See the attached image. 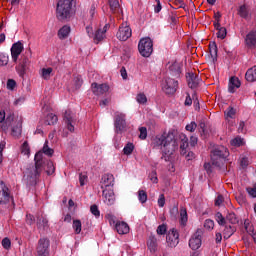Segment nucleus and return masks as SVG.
Returning a JSON list of instances; mask_svg holds the SVG:
<instances>
[{
    "label": "nucleus",
    "mask_w": 256,
    "mask_h": 256,
    "mask_svg": "<svg viewBox=\"0 0 256 256\" xmlns=\"http://www.w3.org/2000/svg\"><path fill=\"white\" fill-rule=\"evenodd\" d=\"M154 147H160L162 151L161 159L164 161H171V156L175 151H177L179 144L177 139H175V134L173 132L164 133L158 135L153 139Z\"/></svg>",
    "instance_id": "nucleus-1"
},
{
    "label": "nucleus",
    "mask_w": 256,
    "mask_h": 256,
    "mask_svg": "<svg viewBox=\"0 0 256 256\" xmlns=\"http://www.w3.org/2000/svg\"><path fill=\"white\" fill-rule=\"evenodd\" d=\"M35 166H30L24 172V179L28 183H37L39 177H41V173L45 169L43 166V153L37 152L34 157Z\"/></svg>",
    "instance_id": "nucleus-2"
},
{
    "label": "nucleus",
    "mask_w": 256,
    "mask_h": 256,
    "mask_svg": "<svg viewBox=\"0 0 256 256\" xmlns=\"http://www.w3.org/2000/svg\"><path fill=\"white\" fill-rule=\"evenodd\" d=\"M73 3L75 0H58L56 8V16L60 21L69 19L73 13Z\"/></svg>",
    "instance_id": "nucleus-3"
},
{
    "label": "nucleus",
    "mask_w": 256,
    "mask_h": 256,
    "mask_svg": "<svg viewBox=\"0 0 256 256\" xmlns=\"http://www.w3.org/2000/svg\"><path fill=\"white\" fill-rule=\"evenodd\" d=\"M227 157H229V150L225 148V146H219L211 153L212 165H215V167H221V165L225 163V159H227Z\"/></svg>",
    "instance_id": "nucleus-4"
},
{
    "label": "nucleus",
    "mask_w": 256,
    "mask_h": 256,
    "mask_svg": "<svg viewBox=\"0 0 256 256\" xmlns=\"http://www.w3.org/2000/svg\"><path fill=\"white\" fill-rule=\"evenodd\" d=\"M138 51L142 57H151L153 53V40L149 37L140 39Z\"/></svg>",
    "instance_id": "nucleus-5"
},
{
    "label": "nucleus",
    "mask_w": 256,
    "mask_h": 256,
    "mask_svg": "<svg viewBox=\"0 0 256 256\" xmlns=\"http://www.w3.org/2000/svg\"><path fill=\"white\" fill-rule=\"evenodd\" d=\"M131 35H133V31L127 22L122 23L116 33V37L119 41H127V39L131 38Z\"/></svg>",
    "instance_id": "nucleus-6"
},
{
    "label": "nucleus",
    "mask_w": 256,
    "mask_h": 256,
    "mask_svg": "<svg viewBox=\"0 0 256 256\" xmlns=\"http://www.w3.org/2000/svg\"><path fill=\"white\" fill-rule=\"evenodd\" d=\"M11 201V190L5 184V182L0 181V205H7Z\"/></svg>",
    "instance_id": "nucleus-7"
},
{
    "label": "nucleus",
    "mask_w": 256,
    "mask_h": 256,
    "mask_svg": "<svg viewBox=\"0 0 256 256\" xmlns=\"http://www.w3.org/2000/svg\"><path fill=\"white\" fill-rule=\"evenodd\" d=\"M179 83L173 78H167L162 85V90L166 95H173L177 91Z\"/></svg>",
    "instance_id": "nucleus-8"
},
{
    "label": "nucleus",
    "mask_w": 256,
    "mask_h": 256,
    "mask_svg": "<svg viewBox=\"0 0 256 256\" xmlns=\"http://www.w3.org/2000/svg\"><path fill=\"white\" fill-rule=\"evenodd\" d=\"M166 243L168 247H177L179 245V231L176 228H172L166 235Z\"/></svg>",
    "instance_id": "nucleus-9"
},
{
    "label": "nucleus",
    "mask_w": 256,
    "mask_h": 256,
    "mask_svg": "<svg viewBox=\"0 0 256 256\" xmlns=\"http://www.w3.org/2000/svg\"><path fill=\"white\" fill-rule=\"evenodd\" d=\"M49 247V239L40 238L37 246V256H49Z\"/></svg>",
    "instance_id": "nucleus-10"
},
{
    "label": "nucleus",
    "mask_w": 256,
    "mask_h": 256,
    "mask_svg": "<svg viewBox=\"0 0 256 256\" xmlns=\"http://www.w3.org/2000/svg\"><path fill=\"white\" fill-rule=\"evenodd\" d=\"M24 49L25 47L21 41H18L12 45L10 51L13 63H17V61H19V55L23 53Z\"/></svg>",
    "instance_id": "nucleus-11"
},
{
    "label": "nucleus",
    "mask_w": 256,
    "mask_h": 256,
    "mask_svg": "<svg viewBox=\"0 0 256 256\" xmlns=\"http://www.w3.org/2000/svg\"><path fill=\"white\" fill-rule=\"evenodd\" d=\"M63 121L71 133L75 131V116L71 110H66L63 116Z\"/></svg>",
    "instance_id": "nucleus-12"
},
{
    "label": "nucleus",
    "mask_w": 256,
    "mask_h": 256,
    "mask_svg": "<svg viewBox=\"0 0 256 256\" xmlns=\"http://www.w3.org/2000/svg\"><path fill=\"white\" fill-rule=\"evenodd\" d=\"M110 27L111 26L109 24H105L103 28H98L95 31L92 39L96 45L101 43V41H103V39H105V37H106L105 34L107 33V31H109Z\"/></svg>",
    "instance_id": "nucleus-13"
},
{
    "label": "nucleus",
    "mask_w": 256,
    "mask_h": 256,
    "mask_svg": "<svg viewBox=\"0 0 256 256\" xmlns=\"http://www.w3.org/2000/svg\"><path fill=\"white\" fill-rule=\"evenodd\" d=\"M27 65H29V58L23 56L16 66V71L20 77H25V73H27Z\"/></svg>",
    "instance_id": "nucleus-14"
},
{
    "label": "nucleus",
    "mask_w": 256,
    "mask_h": 256,
    "mask_svg": "<svg viewBox=\"0 0 256 256\" xmlns=\"http://www.w3.org/2000/svg\"><path fill=\"white\" fill-rule=\"evenodd\" d=\"M102 197L106 205H115V192L112 188L104 189Z\"/></svg>",
    "instance_id": "nucleus-15"
},
{
    "label": "nucleus",
    "mask_w": 256,
    "mask_h": 256,
    "mask_svg": "<svg viewBox=\"0 0 256 256\" xmlns=\"http://www.w3.org/2000/svg\"><path fill=\"white\" fill-rule=\"evenodd\" d=\"M114 125L118 132L123 131V129H125V127L127 125V123L125 122V114H123L121 112H116Z\"/></svg>",
    "instance_id": "nucleus-16"
},
{
    "label": "nucleus",
    "mask_w": 256,
    "mask_h": 256,
    "mask_svg": "<svg viewBox=\"0 0 256 256\" xmlns=\"http://www.w3.org/2000/svg\"><path fill=\"white\" fill-rule=\"evenodd\" d=\"M202 245L201 241V232L197 231L189 240V247L192 248L193 251H197L200 249Z\"/></svg>",
    "instance_id": "nucleus-17"
},
{
    "label": "nucleus",
    "mask_w": 256,
    "mask_h": 256,
    "mask_svg": "<svg viewBox=\"0 0 256 256\" xmlns=\"http://www.w3.org/2000/svg\"><path fill=\"white\" fill-rule=\"evenodd\" d=\"M92 93L94 95H105L109 91V85L107 84H97V83H92L91 85Z\"/></svg>",
    "instance_id": "nucleus-18"
},
{
    "label": "nucleus",
    "mask_w": 256,
    "mask_h": 256,
    "mask_svg": "<svg viewBox=\"0 0 256 256\" xmlns=\"http://www.w3.org/2000/svg\"><path fill=\"white\" fill-rule=\"evenodd\" d=\"M101 185L102 189L105 187V189H111L113 185H115V177L113 174H104L101 179Z\"/></svg>",
    "instance_id": "nucleus-19"
},
{
    "label": "nucleus",
    "mask_w": 256,
    "mask_h": 256,
    "mask_svg": "<svg viewBox=\"0 0 256 256\" xmlns=\"http://www.w3.org/2000/svg\"><path fill=\"white\" fill-rule=\"evenodd\" d=\"M186 78H187V81H188V86L191 88V89H195L198 87L200 81H201V78H199V76H197L195 73L193 72H190L186 75Z\"/></svg>",
    "instance_id": "nucleus-20"
},
{
    "label": "nucleus",
    "mask_w": 256,
    "mask_h": 256,
    "mask_svg": "<svg viewBox=\"0 0 256 256\" xmlns=\"http://www.w3.org/2000/svg\"><path fill=\"white\" fill-rule=\"evenodd\" d=\"M119 235H127L129 233V224L123 221L116 223L114 228Z\"/></svg>",
    "instance_id": "nucleus-21"
},
{
    "label": "nucleus",
    "mask_w": 256,
    "mask_h": 256,
    "mask_svg": "<svg viewBox=\"0 0 256 256\" xmlns=\"http://www.w3.org/2000/svg\"><path fill=\"white\" fill-rule=\"evenodd\" d=\"M235 115H237V110H235L233 107H228L224 112V117L230 125H233L231 119H235Z\"/></svg>",
    "instance_id": "nucleus-22"
},
{
    "label": "nucleus",
    "mask_w": 256,
    "mask_h": 256,
    "mask_svg": "<svg viewBox=\"0 0 256 256\" xmlns=\"http://www.w3.org/2000/svg\"><path fill=\"white\" fill-rule=\"evenodd\" d=\"M245 79L249 83H255V81H256V66H253L246 71Z\"/></svg>",
    "instance_id": "nucleus-23"
},
{
    "label": "nucleus",
    "mask_w": 256,
    "mask_h": 256,
    "mask_svg": "<svg viewBox=\"0 0 256 256\" xmlns=\"http://www.w3.org/2000/svg\"><path fill=\"white\" fill-rule=\"evenodd\" d=\"M241 87V81H239V78L232 77L229 82V92L235 93V89H239Z\"/></svg>",
    "instance_id": "nucleus-24"
},
{
    "label": "nucleus",
    "mask_w": 256,
    "mask_h": 256,
    "mask_svg": "<svg viewBox=\"0 0 256 256\" xmlns=\"http://www.w3.org/2000/svg\"><path fill=\"white\" fill-rule=\"evenodd\" d=\"M180 225L182 227L187 226V222L189 221V216L187 215V209L185 207L180 208Z\"/></svg>",
    "instance_id": "nucleus-25"
},
{
    "label": "nucleus",
    "mask_w": 256,
    "mask_h": 256,
    "mask_svg": "<svg viewBox=\"0 0 256 256\" xmlns=\"http://www.w3.org/2000/svg\"><path fill=\"white\" fill-rule=\"evenodd\" d=\"M147 246L151 253H155V251H157V238L155 236H150L147 241Z\"/></svg>",
    "instance_id": "nucleus-26"
},
{
    "label": "nucleus",
    "mask_w": 256,
    "mask_h": 256,
    "mask_svg": "<svg viewBox=\"0 0 256 256\" xmlns=\"http://www.w3.org/2000/svg\"><path fill=\"white\" fill-rule=\"evenodd\" d=\"M69 33H71V27L65 25L58 31L59 39H67L69 37Z\"/></svg>",
    "instance_id": "nucleus-27"
},
{
    "label": "nucleus",
    "mask_w": 256,
    "mask_h": 256,
    "mask_svg": "<svg viewBox=\"0 0 256 256\" xmlns=\"http://www.w3.org/2000/svg\"><path fill=\"white\" fill-rule=\"evenodd\" d=\"M43 171H46L47 175H53L55 173V165L52 161L43 162Z\"/></svg>",
    "instance_id": "nucleus-28"
},
{
    "label": "nucleus",
    "mask_w": 256,
    "mask_h": 256,
    "mask_svg": "<svg viewBox=\"0 0 256 256\" xmlns=\"http://www.w3.org/2000/svg\"><path fill=\"white\" fill-rule=\"evenodd\" d=\"M38 153H42V156H43V153H44V155H47L48 157H52L53 153H55V151L49 147V142L46 141L44 143V146H43L42 150H40Z\"/></svg>",
    "instance_id": "nucleus-29"
},
{
    "label": "nucleus",
    "mask_w": 256,
    "mask_h": 256,
    "mask_svg": "<svg viewBox=\"0 0 256 256\" xmlns=\"http://www.w3.org/2000/svg\"><path fill=\"white\" fill-rule=\"evenodd\" d=\"M53 73V68H42L41 69V77L45 79V81H49L51 79V74Z\"/></svg>",
    "instance_id": "nucleus-30"
},
{
    "label": "nucleus",
    "mask_w": 256,
    "mask_h": 256,
    "mask_svg": "<svg viewBox=\"0 0 256 256\" xmlns=\"http://www.w3.org/2000/svg\"><path fill=\"white\" fill-rule=\"evenodd\" d=\"M226 223H231V225H237V223H239V218H237V215H235V213L230 212L226 216Z\"/></svg>",
    "instance_id": "nucleus-31"
},
{
    "label": "nucleus",
    "mask_w": 256,
    "mask_h": 256,
    "mask_svg": "<svg viewBox=\"0 0 256 256\" xmlns=\"http://www.w3.org/2000/svg\"><path fill=\"white\" fill-rule=\"evenodd\" d=\"M46 125H55L57 121H59V118H57V115L50 113L46 116Z\"/></svg>",
    "instance_id": "nucleus-32"
},
{
    "label": "nucleus",
    "mask_w": 256,
    "mask_h": 256,
    "mask_svg": "<svg viewBox=\"0 0 256 256\" xmlns=\"http://www.w3.org/2000/svg\"><path fill=\"white\" fill-rule=\"evenodd\" d=\"M105 219L108 221L109 225L114 228L117 225V223H119V221H117V217H115V215L111 213L106 214Z\"/></svg>",
    "instance_id": "nucleus-33"
},
{
    "label": "nucleus",
    "mask_w": 256,
    "mask_h": 256,
    "mask_svg": "<svg viewBox=\"0 0 256 256\" xmlns=\"http://www.w3.org/2000/svg\"><path fill=\"white\" fill-rule=\"evenodd\" d=\"M235 233V228L233 226H226L223 232L224 239H229Z\"/></svg>",
    "instance_id": "nucleus-34"
},
{
    "label": "nucleus",
    "mask_w": 256,
    "mask_h": 256,
    "mask_svg": "<svg viewBox=\"0 0 256 256\" xmlns=\"http://www.w3.org/2000/svg\"><path fill=\"white\" fill-rule=\"evenodd\" d=\"M134 150H135V145H133V143L129 142L123 148V153H124V155H131V153H133Z\"/></svg>",
    "instance_id": "nucleus-35"
},
{
    "label": "nucleus",
    "mask_w": 256,
    "mask_h": 256,
    "mask_svg": "<svg viewBox=\"0 0 256 256\" xmlns=\"http://www.w3.org/2000/svg\"><path fill=\"white\" fill-rule=\"evenodd\" d=\"M21 153L23 155H27V157H29V155H31V147H29V143L27 141H25L22 146H21Z\"/></svg>",
    "instance_id": "nucleus-36"
},
{
    "label": "nucleus",
    "mask_w": 256,
    "mask_h": 256,
    "mask_svg": "<svg viewBox=\"0 0 256 256\" xmlns=\"http://www.w3.org/2000/svg\"><path fill=\"white\" fill-rule=\"evenodd\" d=\"M204 229H206V231H213V229H215V222L211 219H206L204 222Z\"/></svg>",
    "instance_id": "nucleus-37"
},
{
    "label": "nucleus",
    "mask_w": 256,
    "mask_h": 256,
    "mask_svg": "<svg viewBox=\"0 0 256 256\" xmlns=\"http://www.w3.org/2000/svg\"><path fill=\"white\" fill-rule=\"evenodd\" d=\"M244 143L245 142L241 137H236L230 141V145H232V147H241V145H244Z\"/></svg>",
    "instance_id": "nucleus-38"
},
{
    "label": "nucleus",
    "mask_w": 256,
    "mask_h": 256,
    "mask_svg": "<svg viewBox=\"0 0 256 256\" xmlns=\"http://www.w3.org/2000/svg\"><path fill=\"white\" fill-rule=\"evenodd\" d=\"M238 14L240 15V17H243V19H247V17L249 16V10L247 9V6H240Z\"/></svg>",
    "instance_id": "nucleus-39"
},
{
    "label": "nucleus",
    "mask_w": 256,
    "mask_h": 256,
    "mask_svg": "<svg viewBox=\"0 0 256 256\" xmlns=\"http://www.w3.org/2000/svg\"><path fill=\"white\" fill-rule=\"evenodd\" d=\"M9 64V55L0 53V67H5Z\"/></svg>",
    "instance_id": "nucleus-40"
},
{
    "label": "nucleus",
    "mask_w": 256,
    "mask_h": 256,
    "mask_svg": "<svg viewBox=\"0 0 256 256\" xmlns=\"http://www.w3.org/2000/svg\"><path fill=\"white\" fill-rule=\"evenodd\" d=\"M187 147H189V142L187 140V137L184 136V139H182V144L180 145L181 155L187 154Z\"/></svg>",
    "instance_id": "nucleus-41"
},
{
    "label": "nucleus",
    "mask_w": 256,
    "mask_h": 256,
    "mask_svg": "<svg viewBox=\"0 0 256 256\" xmlns=\"http://www.w3.org/2000/svg\"><path fill=\"white\" fill-rule=\"evenodd\" d=\"M136 101L140 105H145V103H147V96L145 95V93H138L136 96Z\"/></svg>",
    "instance_id": "nucleus-42"
},
{
    "label": "nucleus",
    "mask_w": 256,
    "mask_h": 256,
    "mask_svg": "<svg viewBox=\"0 0 256 256\" xmlns=\"http://www.w3.org/2000/svg\"><path fill=\"white\" fill-rule=\"evenodd\" d=\"M112 13H115L119 9V0H108Z\"/></svg>",
    "instance_id": "nucleus-43"
},
{
    "label": "nucleus",
    "mask_w": 256,
    "mask_h": 256,
    "mask_svg": "<svg viewBox=\"0 0 256 256\" xmlns=\"http://www.w3.org/2000/svg\"><path fill=\"white\" fill-rule=\"evenodd\" d=\"M138 199L140 203H147V192H145V190H139Z\"/></svg>",
    "instance_id": "nucleus-44"
},
{
    "label": "nucleus",
    "mask_w": 256,
    "mask_h": 256,
    "mask_svg": "<svg viewBox=\"0 0 256 256\" xmlns=\"http://www.w3.org/2000/svg\"><path fill=\"white\" fill-rule=\"evenodd\" d=\"M81 220H74L73 221V229L76 233V235H79V233H81Z\"/></svg>",
    "instance_id": "nucleus-45"
},
{
    "label": "nucleus",
    "mask_w": 256,
    "mask_h": 256,
    "mask_svg": "<svg viewBox=\"0 0 256 256\" xmlns=\"http://www.w3.org/2000/svg\"><path fill=\"white\" fill-rule=\"evenodd\" d=\"M215 219L219 225H225V223H227L226 218L223 217V214H221L220 212L216 213Z\"/></svg>",
    "instance_id": "nucleus-46"
},
{
    "label": "nucleus",
    "mask_w": 256,
    "mask_h": 256,
    "mask_svg": "<svg viewBox=\"0 0 256 256\" xmlns=\"http://www.w3.org/2000/svg\"><path fill=\"white\" fill-rule=\"evenodd\" d=\"M157 235H165L167 233V224H161L156 229Z\"/></svg>",
    "instance_id": "nucleus-47"
},
{
    "label": "nucleus",
    "mask_w": 256,
    "mask_h": 256,
    "mask_svg": "<svg viewBox=\"0 0 256 256\" xmlns=\"http://www.w3.org/2000/svg\"><path fill=\"white\" fill-rule=\"evenodd\" d=\"M218 39H225L227 37V29L222 27L217 32Z\"/></svg>",
    "instance_id": "nucleus-48"
},
{
    "label": "nucleus",
    "mask_w": 256,
    "mask_h": 256,
    "mask_svg": "<svg viewBox=\"0 0 256 256\" xmlns=\"http://www.w3.org/2000/svg\"><path fill=\"white\" fill-rule=\"evenodd\" d=\"M211 57H217V44L215 42L209 45Z\"/></svg>",
    "instance_id": "nucleus-49"
},
{
    "label": "nucleus",
    "mask_w": 256,
    "mask_h": 256,
    "mask_svg": "<svg viewBox=\"0 0 256 256\" xmlns=\"http://www.w3.org/2000/svg\"><path fill=\"white\" fill-rule=\"evenodd\" d=\"M90 211H91L92 215H94L95 217H100L101 216V212L99 211V207L95 204L90 207Z\"/></svg>",
    "instance_id": "nucleus-50"
},
{
    "label": "nucleus",
    "mask_w": 256,
    "mask_h": 256,
    "mask_svg": "<svg viewBox=\"0 0 256 256\" xmlns=\"http://www.w3.org/2000/svg\"><path fill=\"white\" fill-rule=\"evenodd\" d=\"M6 87L9 91H13V89L17 87V82H15L13 79H8Z\"/></svg>",
    "instance_id": "nucleus-51"
},
{
    "label": "nucleus",
    "mask_w": 256,
    "mask_h": 256,
    "mask_svg": "<svg viewBox=\"0 0 256 256\" xmlns=\"http://www.w3.org/2000/svg\"><path fill=\"white\" fill-rule=\"evenodd\" d=\"M246 191L248 195H250L253 198H256V184L253 187L246 188Z\"/></svg>",
    "instance_id": "nucleus-52"
},
{
    "label": "nucleus",
    "mask_w": 256,
    "mask_h": 256,
    "mask_svg": "<svg viewBox=\"0 0 256 256\" xmlns=\"http://www.w3.org/2000/svg\"><path fill=\"white\" fill-rule=\"evenodd\" d=\"M2 247H4L7 250L11 249V240L9 238H4L2 240Z\"/></svg>",
    "instance_id": "nucleus-53"
},
{
    "label": "nucleus",
    "mask_w": 256,
    "mask_h": 256,
    "mask_svg": "<svg viewBox=\"0 0 256 256\" xmlns=\"http://www.w3.org/2000/svg\"><path fill=\"white\" fill-rule=\"evenodd\" d=\"M139 132H140L139 137L141 139H147V128L146 127H140Z\"/></svg>",
    "instance_id": "nucleus-54"
},
{
    "label": "nucleus",
    "mask_w": 256,
    "mask_h": 256,
    "mask_svg": "<svg viewBox=\"0 0 256 256\" xmlns=\"http://www.w3.org/2000/svg\"><path fill=\"white\" fill-rule=\"evenodd\" d=\"M49 221L47 220V218H41L38 220L37 222V226L38 227H47Z\"/></svg>",
    "instance_id": "nucleus-55"
},
{
    "label": "nucleus",
    "mask_w": 256,
    "mask_h": 256,
    "mask_svg": "<svg viewBox=\"0 0 256 256\" xmlns=\"http://www.w3.org/2000/svg\"><path fill=\"white\" fill-rule=\"evenodd\" d=\"M197 129V123L191 122L190 124L186 125V131H190V133H193Z\"/></svg>",
    "instance_id": "nucleus-56"
},
{
    "label": "nucleus",
    "mask_w": 256,
    "mask_h": 256,
    "mask_svg": "<svg viewBox=\"0 0 256 256\" xmlns=\"http://www.w3.org/2000/svg\"><path fill=\"white\" fill-rule=\"evenodd\" d=\"M155 3L156 5H154V13H161V9H163V7L161 6V1L156 0Z\"/></svg>",
    "instance_id": "nucleus-57"
},
{
    "label": "nucleus",
    "mask_w": 256,
    "mask_h": 256,
    "mask_svg": "<svg viewBox=\"0 0 256 256\" xmlns=\"http://www.w3.org/2000/svg\"><path fill=\"white\" fill-rule=\"evenodd\" d=\"M26 223H27V225H33V223H35V216H33L31 214H27L26 215Z\"/></svg>",
    "instance_id": "nucleus-58"
},
{
    "label": "nucleus",
    "mask_w": 256,
    "mask_h": 256,
    "mask_svg": "<svg viewBox=\"0 0 256 256\" xmlns=\"http://www.w3.org/2000/svg\"><path fill=\"white\" fill-rule=\"evenodd\" d=\"M86 33L90 37V39H93V37L95 36V32L93 31V26H87Z\"/></svg>",
    "instance_id": "nucleus-59"
},
{
    "label": "nucleus",
    "mask_w": 256,
    "mask_h": 256,
    "mask_svg": "<svg viewBox=\"0 0 256 256\" xmlns=\"http://www.w3.org/2000/svg\"><path fill=\"white\" fill-rule=\"evenodd\" d=\"M158 206L165 207V194H160L158 198Z\"/></svg>",
    "instance_id": "nucleus-60"
},
{
    "label": "nucleus",
    "mask_w": 256,
    "mask_h": 256,
    "mask_svg": "<svg viewBox=\"0 0 256 256\" xmlns=\"http://www.w3.org/2000/svg\"><path fill=\"white\" fill-rule=\"evenodd\" d=\"M79 183H80L81 187H83V185H85V183H87V175L80 174L79 175Z\"/></svg>",
    "instance_id": "nucleus-61"
},
{
    "label": "nucleus",
    "mask_w": 256,
    "mask_h": 256,
    "mask_svg": "<svg viewBox=\"0 0 256 256\" xmlns=\"http://www.w3.org/2000/svg\"><path fill=\"white\" fill-rule=\"evenodd\" d=\"M223 201H224L223 195H218V197H217L216 200H215V205H216L217 207H219L220 205L223 204Z\"/></svg>",
    "instance_id": "nucleus-62"
},
{
    "label": "nucleus",
    "mask_w": 256,
    "mask_h": 256,
    "mask_svg": "<svg viewBox=\"0 0 256 256\" xmlns=\"http://www.w3.org/2000/svg\"><path fill=\"white\" fill-rule=\"evenodd\" d=\"M150 181H152V183H158L159 179L157 178V173L152 172L150 174Z\"/></svg>",
    "instance_id": "nucleus-63"
},
{
    "label": "nucleus",
    "mask_w": 256,
    "mask_h": 256,
    "mask_svg": "<svg viewBox=\"0 0 256 256\" xmlns=\"http://www.w3.org/2000/svg\"><path fill=\"white\" fill-rule=\"evenodd\" d=\"M185 158L187 159V161H193V159H195V153L193 152H188L185 156Z\"/></svg>",
    "instance_id": "nucleus-64"
}]
</instances>
